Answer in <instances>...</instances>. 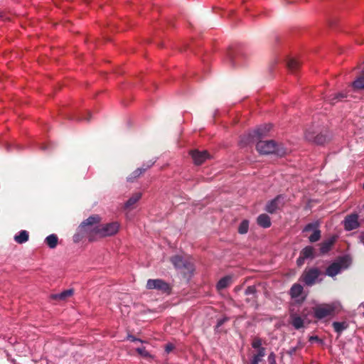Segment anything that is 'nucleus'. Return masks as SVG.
I'll return each mask as SVG.
<instances>
[{"mask_svg": "<svg viewBox=\"0 0 364 364\" xmlns=\"http://www.w3.org/2000/svg\"><path fill=\"white\" fill-rule=\"evenodd\" d=\"M336 241L335 237H332L323 242L320 245V251L321 254L327 253L333 246V243Z\"/></svg>", "mask_w": 364, "mask_h": 364, "instance_id": "obj_13", "label": "nucleus"}, {"mask_svg": "<svg viewBox=\"0 0 364 364\" xmlns=\"http://www.w3.org/2000/svg\"><path fill=\"white\" fill-rule=\"evenodd\" d=\"M363 188H364V183H363Z\"/></svg>", "mask_w": 364, "mask_h": 364, "instance_id": "obj_40", "label": "nucleus"}, {"mask_svg": "<svg viewBox=\"0 0 364 364\" xmlns=\"http://www.w3.org/2000/svg\"><path fill=\"white\" fill-rule=\"evenodd\" d=\"M232 282V277L231 276H225L220 279L217 284V289L218 290L223 289L231 284Z\"/></svg>", "mask_w": 364, "mask_h": 364, "instance_id": "obj_17", "label": "nucleus"}, {"mask_svg": "<svg viewBox=\"0 0 364 364\" xmlns=\"http://www.w3.org/2000/svg\"><path fill=\"white\" fill-rule=\"evenodd\" d=\"M265 351L264 348H261L259 349V351L257 355H254L252 360V364H259L261 361L262 358L264 356Z\"/></svg>", "mask_w": 364, "mask_h": 364, "instance_id": "obj_24", "label": "nucleus"}, {"mask_svg": "<svg viewBox=\"0 0 364 364\" xmlns=\"http://www.w3.org/2000/svg\"><path fill=\"white\" fill-rule=\"evenodd\" d=\"M222 323H223V321H220V322L218 323V326L221 325Z\"/></svg>", "mask_w": 364, "mask_h": 364, "instance_id": "obj_39", "label": "nucleus"}, {"mask_svg": "<svg viewBox=\"0 0 364 364\" xmlns=\"http://www.w3.org/2000/svg\"><path fill=\"white\" fill-rule=\"evenodd\" d=\"M252 346L254 348H261L262 341L259 338H255L252 341Z\"/></svg>", "mask_w": 364, "mask_h": 364, "instance_id": "obj_30", "label": "nucleus"}, {"mask_svg": "<svg viewBox=\"0 0 364 364\" xmlns=\"http://www.w3.org/2000/svg\"><path fill=\"white\" fill-rule=\"evenodd\" d=\"M350 264V261L348 257H342L338 259L336 262L332 263L326 269V274L329 277H334L339 274L343 269H346Z\"/></svg>", "mask_w": 364, "mask_h": 364, "instance_id": "obj_5", "label": "nucleus"}, {"mask_svg": "<svg viewBox=\"0 0 364 364\" xmlns=\"http://www.w3.org/2000/svg\"><path fill=\"white\" fill-rule=\"evenodd\" d=\"M248 230H249V221L247 220H242L238 228L239 233L245 234L248 232Z\"/></svg>", "mask_w": 364, "mask_h": 364, "instance_id": "obj_25", "label": "nucleus"}, {"mask_svg": "<svg viewBox=\"0 0 364 364\" xmlns=\"http://www.w3.org/2000/svg\"><path fill=\"white\" fill-rule=\"evenodd\" d=\"M321 272L317 268L306 269L300 277V280L306 286H312L318 282Z\"/></svg>", "mask_w": 364, "mask_h": 364, "instance_id": "obj_6", "label": "nucleus"}, {"mask_svg": "<svg viewBox=\"0 0 364 364\" xmlns=\"http://www.w3.org/2000/svg\"><path fill=\"white\" fill-rule=\"evenodd\" d=\"M58 238L56 235L51 234L46 238V243L50 248H55L58 245Z\"/></svg>", "mask_w": 364, "mask_h": 364, "instance_id": "obj_23", "label": "nucleus"}, {"mask_svg": "<svg viewBox=\"0 0 364 364\" xmlns=\"http://www.w3.org/2000/svg\"><path fill=\"white\" fill-rule=\"evenodd\" d=\"M344 229L347 231L355 230L360 227L359 216L357 213L347 215L343 221Z\"/></svg>", "mask_w": 364, "mask_h": 364, "instance_id": "obj_8", "label": "nucleus"}, {"mask_svg": "<svg viewBox=\"0 0 364 364\" xmlns=\"http://www.w3.org/2000/svg\"><path fill=\"white\" fill-rule=\"evenodd\" d=\"M102 218L93 215L83 220L79 226L80 231L85 234L90 242H95L100 238L111 237L116 235L120 228L119 223L113 221L101 223Z\"/></svg>", "mask_w": 364, "mask_h": 364, "instance_id": "obj_1", "label": "nucleus"}, {"mask_svg": "<svg viewBox=\"0 0 364 364\" xmlns=\"http://www.w3.org/2000/svg\"><path fill=\"white\" fill-rule=\"evenodd\" d=\"M29 235L26 230H21L14 236V240L18 244H23L28 240Z\"/></svg>", "mask_w": 364, "mask_h": 364, "instance_id": "obj_19", "label": "nucleus"}, {"mask_svg": "<svg viewBox=\"0 0 364 364\" xmlns=\"http://www.w3.org/2000/svg\"><path fill=\"white\" fill-rule=\"evenodd\" d=\"M257 150L262 154H270L275 153L277 155H284L285 151L280 148L274 141H259L256 146Z\"/></svg>", "mask_w": 364, "mask_h": 364, "instance_id": "obj_3", "label": "nucleus"}, {"mask_svg": "<svg viewBox=\"0 0 364 364\" xmlns=\"http://www.w3.org/2000/svg\"><path fill=\"white\" fill-rule=\"evenodd\" d=\"M257 224L264 228H267L271 226L270 218L267 214H261L257 217Z\"/></svg>", "mask_w": 364, "mask_h": 364, "instance_id": "obj_15", "label": "nucleus"}, {"mask_svg": "<svg viewBox=\"0 0 364 364\" xmlns=\"http://www.w3.org/2000/svg\"><path fill=\"white\" fill-rule=\"evenodd\" d=\"M287 66L291 71L296 70L299 66V62L295 58H290L287 62Z\"/></svg>", "mask_w": 364, "mask_h": 364, "instance_id": "obj_26", "label": "nucleus"}, {"mask_svg": "<svg viewBox=\"0 0 364 364\" xmlns=\"http://www.w3.org/2000/svg\"><path fill=\"white\" fill-rule=\"evenodd\" d=\"M340 97L341 98H344L346 96L343 94H338V95L336 97Z\"/></svg>", "mask_w": 364, "mask_h": 364, "instance_id": "obj_37", "label": "nucleus"}, {"mask_svg": "<svg viewBox=\"0 0 364 364\" xmlns=\"http://www.w3.org/2000/svg\"><path fill=\"white\" fill-rule=\"evenodd\" d=\"M283 204V198L279 196L267 203L265 210L269 213H274L277 210L279 209Z\"/></svg>", "mask_w": 364, "mask_h": 364, "instance_id": "obj_11", "label": "nucleus"}, {"mask_svg": "<svg viewBox=\"0 0 364 364\" xmlns=\"http://www.w3.org/2000/svg\"><path fill=\"white\" fill-rule=\"evenodd\" d=\"M306 260V259L303 257V255H301L300 254L299 258L297 259L296 260V264L299 267H301V265L304 264V261Z\"/></svg>", "mask_w": 364, "mask_h": 364, "instance_id": "obj_31", "label": "nucleus"}, {"mask_svg": "<svg viewBox=\"0 0 364 364\" xmlns=\"http://www.w3.org/2000/svg\"><path fill=\"white\" fill-rule=\"evenodd\" d=\"M303 232L304 233L305 237H308L309 240L311 242L318 241L321 238V231L319 230L318 222H314L307 224L304 227Z\"/></svg>", "mask_w": 364, "mask_h": 364, "instance_id": "obj_4", "label": "nucleus"}, {"mask_svg": "<svg viewBox=\"0 0 364 364\" xmlns=\"http://www.w3.org/2000/svg\"><path fill=\"white\" fill-rule=\"evenodd\" d=\"M73 289H68V290L63 291V292H61L60 294H53L51 296V298L53 299H55V300L64 301L68 297L71 296L73 295Z\"/></svg>", "mask_w": 364, "mask_h": 364, "instance_id": "obj_21", "label": "nucleus"}, {"mask_svg": "<svg viewBox=\"0 0 364 364\" xmlns=\"http://www.w3.org/2000/svg\"><path fill=\"white\" fill-rule=\"evenodd\" d=\"M146 287L149 289H158L164 292L169 290L168 284L159 279H149L146 283Z\"/></svg>", "mask_w": 364, "mask_h": 364, "instance_id": "obj_10", "label": "nucleus"}, {"mask_svg": "<svg viewBox=\"0 0 364 364\" xmlns=\"http://www.w3.org/2000/svg\"><path fill=\"white\" fill-rule=\"evenodd\" d=\"M291 323L296 329H300L304 327V320L301 316L296 314H291L290 315Z\"/></svg>", "mask_w": 364, "mask_h": 364, "instance_id": "obj_16", "label": "nucleus"}, {"mask_svg": "<svg viewBox=\"0 0 364 364\" xmlns=\"http://www.w3.org/2000/svg\"><path fill=\"white\" fill-rule=\"evenodd\" d=\"M268 360L271 364H274L275 362V355L273 353H270L268 356Z\"/></svg>", "mask_w": 364, "mask_h": 364, "instance_id": "obj_32", "label": "nucleus"}, {"mask_svg": "<svg viewBox=\"0 0 364 364\" xmlns=\"http://www.w3.org/2000/svg\"><path fill=\"white\" fill-rule=\"evenodd\" d=\"M141 197V193H134L125 203V208H133L134 205L139 200Z\"/></svg>", "mask_w": 364, "mask_h": 364, "instance_id": "obj_22", "label": "nucleus"}, {"mask_svg": "<svg viewBox=\"0 0 364 364\" xmlns=\"http://www.w3.org/2000/svg\"><path fill=\"white\" fill-rule=\"evenodd\" d=\"M333 100H334V98L333 99H329V101H331V102H333Z\"/></svg>", "mask_w": 364, "mask_h": 364, "instance_id": "obj_38", "label": "nucleus"}, {"mask_svg": "<svg viewBox=\"0 0 364 364\" xmlns=\"http://www.w3.org/2000/svg\"><path fill=\"white\" fill-rule=\"evenodd\" d=\"M314 134H315L314 130H313V132H311V131L309 130V133L306 134V138L308 140L313 141L315 144H319V145L324 144L327 143L328 141H330V139H331L330 135L326 132L325 133L318 134L316 136L314 135Z\"/></svg>", "mask_w": 364, "mask_h": 364, "instance_id": "obj_9", "label": "nucleus"}, {"mask_svg": "<svg viewBox=\"0 0 364 364\" xmlns=\"http://www.w3.org/2000/svg\"><path fill=\"white\" fill-rule=\"evenodd\" d=\"M171 262L176 268L183 269L184 275L191 274L194 270L193 263L184 259L180 256L173 257L171 258Z\"/></svg>", "mask_w": 364, "mask_h": 364, "instance_id": "obj_7", "label": "nucleus"}, {"mask_svg": "<svg viewBox=\"0 0 364 364\" xmlns=\"http://www.w3.org/2000/svg\"><path fill=\"white\" fill-rule=\"evenodd\" d=\"M146 170V168H138L137 170H136L134 172V176L135 177H137L139 176V175H141L144 171Z\"/></svg>", "mask_w": 364, "mask_h": 364, "instance_id": "obj_33", "label": "nucleus"}, {"mask_svg": "<svg viewBox=\"0 0 364 364\" xmlns=\"http://www.w3.org/2000/svg\"><path fill=\"white\" fill-rule=\"evenodd\" d=\"M191 154L193 160V162L196 165L202 164L205 161H206L210 157L209 154L206 151H199L198 150H195L192 151Z\"/></svg>", "mask_w": 364, "mask_h": 364, "instance_id": "obj_12", "label": "nucleus"}, {"mask_svg": "<svg viewBox=\"0 0 364 364\" xmlns=\"http://www.w3.org/2000/svg\"><path fill=\"white\" fill-rule=\"evenodd\" d=\"M339 302L334 301L329 304H319L313 307L314 317L317 319H323L332 316L336 312L341 309Z\"/></svg>", "mask_w": 364, "mask_h": 364, "instance_id": "obj_2", "label": "nucleus"}, {"mask_svg": "<svg viewBox=\"0 0 364 364\" xmlns=\"http://www.w3.org/2000/svg\"><path fill=\"white\" fill-rule=\"evenodd\" d=\"M271 127L269 125H264L263 127H259L256 130L253 132L252 135L250 136L253 139L255 137L259 138L264 136L267 132H268L270 129Z\"/></svg>", "mask_w": 364, "mask_h": 364, "instance_id": "obj_20", "label": "nucleus"}, {"mask_svg": "<svg viewBox=\"0 0 364 364\" xmlns=\"http://www.w3.org/2000/svg\"><path fill=\"white\" fill-rule=\"evenodd\" d=\"M303 287L299 284H294L289 291V294L293 299H298L303 293Z\"/></svg>", "mask_w": 364, "mask_h": 364, "instance_id": "obj_14", "label": "nucleus"}, {"mask_svg": "<svg viewBox=\"0 0 364 364\" xmlns=\"http://www.w3.org/2000/svg\"><path fill=\"white\" fill-rule=\"evenodd\" d=\"M136 351L144 358H148L150 356L149 353L146 350L144 347L136 348Z\"/></svg>", "mask_w": 364, "mask_h": 364, "instance_id": "obj_29", "label": "nucleus"}, {"mask_svg": "<svg viewBox=\"0 0 364 364\" xmlns=\"http://www.w3.org/2000/svg\"><path fill=\"white\" fill-rule=\"evenodd\" d=\"M333 326L336 332L340 333L348 327V324L346 322H333Z\"/></svg>", "mask_w": 364, "mask_h": 364, "instance_id": "obj_27", "label": "nucleus"}, {"mask_svg": "<svg viewBox=\"0 0 364 364\" xmlns=\"http://www.w3.org/2000/svg\"><path fill=\"white\" fill-rule=\"evenodd\" d=\"M255 291V288L253 287H248L245 290L246 294H253Z\"/></svg>", "mask_w": 364, "mask_h": 364, "instance_id": "obj_34", "label": "nucleus"}, {"mask_svg": "<svg viewBox=\"0 0 364 364\" xmlns=\"http://www.w3.org/2000/svg\"><path fill=\"white\" fill-rule=\"evenodd\" d=\"M128 339L131 340L132 341H139V342H142L140 339H138V338H136L134 336H128L127 337Z\"/></svg>", "mask_w": 364, "mask_h": 364, "instance_id": "obj_35", "label": "nucleus"}, {"mask_svg": "<svg viewBox=\"0 0 364 364\" xmlns=\"http://www.w3.org/2000/svg\"><path fill=\"white\" fill-rule=\"evenodd\" d=\"M171 349H172V347H171V346H166V351H167V352L171 351Z\"/></svg>", "mask_w": 364, "mask_h": 364, "instance_id": "obj_36", "label": "nucleus"}, {"mask_svg": "<svg viewBox=\"0 0 364 364\" xmlns=\"http://www.w3.org/2000/svg\"><path fill=\"white\" fill-rule=\"evenodd\" d=\"M353 86L355 89H364V76H361L353 82Z\"/></svg>", "mask_w": 364, "mask_h": 364, "instance_id": "obj_28", "label": "nucleus"}, {"mask_svg": "<svg viewBox=\"0 0 364 364\" xmlns=\"http://www.w3.org/2000/svg\"><path fill=\"white\" fill-rule=\"evenodd\" d=\"M300 254L306 259H313L316 255L315 249L312 246H306L301 251Z\"/></svg>", "mask_w": 364, "mask_h": 364, "instance_id": "obj_18", "label": "nucleus"}]
</instances>
